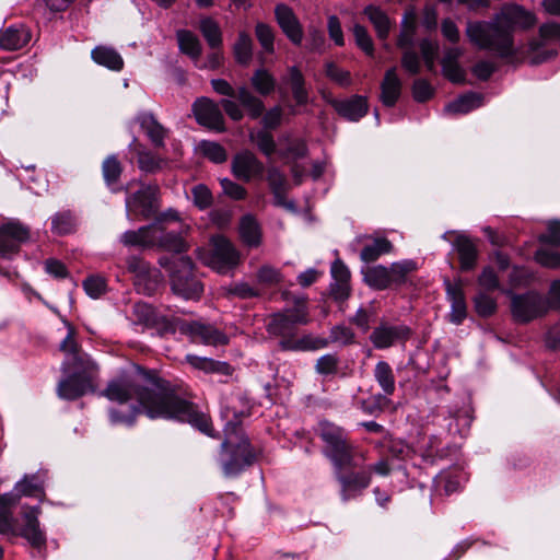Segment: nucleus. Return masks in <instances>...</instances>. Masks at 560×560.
<instances>
[{
  "mask_svg": "<svg viewBox=\"0 0 560 560\" xmlns=\"http://www.w3.org/2000/svg\"><path fill=\"white\" fill-rule=\"evenodd\" d=\"M136 376L108 384L105 396L117 401L109 412L114 424L132 425L139 412L150 419H167L188 422L202 433L212 436L211 421L197 405L182 398L171 384L155 374L137 366Z\"/></svg>",
  "mask_w": 560,
  "mask_h": 560,
  "instance_id": "f257e3e1",
  "label": "nucleus"
},
{
  "mask_svg": "<svg viewBox=\"0 0 560 560\" xmlns=\"http://www.w3.org/2000/svg\"><path fill=\"white\" fill-rule=\"evenodd\" d=\"M537 22L535 14L517 4H504L491 21L467 22L465 34L478 49L492 51L500 58L516 54L513 32L527 30Z\"/></svg>",
  "mask_w": 560,
  "mask_h": 560,
  "instance_id": "f03ea898",
  "label": "nucleus"
},
{
  "mask_svg": "<svg viewBox=\"0 0 560 560\" xmlns=\"http://www.w3.org/2000/svg\"><path fill=\"white\" fill-rule=\"evenodd\" d=\"M308 312L304 300H299L293 308L270 316L267 324L269 334L280 337L281 349L288 351H314L327 347L322 337L305 335L295 338L296 326L308 324Z\"/></svg>",
  "mask_w": 560,
  "mask_h": 560,
  "instance_id": "7ed1b4c3",
  "label": "nucleus"
},
{
  "mask_svg": "<svg viewBox=\"0 0 560 560\" xmlns=\"http://www.w3.org/2000/svg\"><path fill=\"white\" fill-rule=\"evenodd\" d=\"M222 448L229 454L222 468L226 477H234L255 462V453L243 429L228 424Z\"/></svg>",
  "mask_w": 560,
  "mask_h": 560,
  "instance_id": "20e7f679",
  "label": "nucleus"
},
{
  "mask_svg": "<svg viewBox=\"0 0 560 560\" xmlns=\"http://www.w3.org/2000/svg\"><path fill=\"white\" fill-rule=\"evenodd\" d=\"M161 265L171 272L172 290L185 300H198L203 292L201 281L192 272L189 257H176L172 260L161 259Z\"/></svg>",
  "mask_w": 560,
  "mask_h": 560,
  "instance_id": "39448f33",
  "label": "nucleus"
},
{
  "mask_svg": "<svg viewBox=\"0 0 560 560\" xmlns=\"http://www.w3.org/2000/svg\"><path fill=\"white\" fill-rule=\"evenodd\" d=\"M212 249L199 247L196 249L197 258L206 266L219 273H226L241 261V254L230 240L222 235L211 237Z\"/></svg>",
  "mask_w": 560,
  "mask_h": 560,
  "instance_id": "423d86ee",
  "label": "nucleus"
},
{
  "mask_svg": "<svg viewBox=\"0 0 560 560\" xmlns=\"http://www.w3.org/2000/svg\"><path fill=\"white\" fill-rule=\"evenodd\" d=\"M560 46V24L548 22L539 27L538 38L528 43V51L533 54L532 62L540 63L552 58Z\"/></svg>",
  "mask_w": 560,
  "mask_h": 560,
  "instance_id": "0eeeda50",
  "label": "nucleus"
},
{
  "mask_svg": "<svg viewBox=\"0 0 560 560\" xmlns=\"http://www.w3.org/2000/svg\"><path fill=\"white\" fill-rule=\"evenodd\" d=\"M31 232L20 221L11 220L0 225V257L12 259L23 243L27 242Z\"/></svg>",
  "mask_w": 560,
  "mask_h": 560,
  "instance_id": "6e6552de",
  "label": "nucleus"
},
{
  "mask_svg": "<svg viewBox=\"0 0 560 560\" xmlns=\"http://www.w3.org/2000/svg\"><path fill=\"white\" fill-rule=\"evenodd\" d=\"M512 315L515 320L527 323L547 312L546 300L538 293L512 294Z\"/></svg>",
  "mask_w": 560,
  "mask_h": 560,
  "instance_id": "1a4fd4ad",
  "label": "nucleus"
},
{
  "mask_svg": "<svg viewBox=\"0 0 560 560\" xmlns=\"http://www.w3.org/2000/svg\"><path fill=\"white\" fill-rule=\"evenodd\" d=\"M65 371L71 373L58 384L57 392L60 398L74 400L93 389L92 380L96 371L89 373L82 372V369Z\"/></svg>",
  "mask_w": 560,
  "mask_h": 560,
  "instance_id": "9d476101",
  "label": "nucleus"
},
{
  "mask_svg": "<svg viewBox=\"0 0 560 560\" xmlns=\"http://www.w3.org/2000/svg\"><path fill=\"white\" fill-rule=\"evenodd\" d=\"M323 454L332 464L335 474L346 468L358 467L360 466V462L366 459L364 452L360 451L350 440L330 450H323Z\"/></svg>",
  "mask_w": 560,
  "mask_h": 560,
  "instance_id": "9b49d317",
  "label": "nucleus"
},
{
  "mask_svg": "<svg viewBox=\"0 0 560 560\" xmlns=\"http://www.w3.org/2000/svg\"><path fill=\"white\" fill-rule=\"evenodd\" d=\"M156 186H142L137 192L130 195L126 199V208L128 213L141 215L149 219L154 215L159 209Z\"/></svg>",
  "mask_w": 560,
  "mask_h": 560,
  "instance_id": "f8f14e48",
  "label": "nucleus"
},
{
  "mask_svg": "<svg viewBox=\"0 0 560 560\" xmlns=\"http://www.w3.org/2000/svg\"><path fill=\"white\" fill-rule=\"evenodd\" d=\"M60 350L67 355V359L62 364L63 370L82 369V372L86 373L97 371V365L91 357L79 349L78 343L73 338L72 327L69 328L68 335L60 343Z\"/></svg>",
  "mask_w": 560,
  "mask_h": 560,
  "instance_id": "ddd939ff",
  "label": "nucleus"
},
{
  "mask_svg": "<svg viewBox=\"0 0 560 560\" xmlns=\"http://www.w3.org/2000/svg\"><path fill=\"white\" fill-rule=\"evenodd\" d=\"M196 120L210 129L222 132L225 130L224 117L220 105L208 97L198 98L192 105Z\"/></svg>",
  "mask_w": 560,
  "mask_h": 560,
  "instance_id": "4468645a",
  "label": "nucleus"
},
{
  "mask_svg": "<svg viewBox=\"0 0 560 560\" xmlns=\"http://www.w3.org/2000/svg\"><path fill=\"white\" fill-rule=\"evenodd\" d=\"M233 175L244 182L254 178H261L264 173V164L250 151H242L232 160Z\"/></svg>",
  "mask_w": 560,
  "mask_h": 560,
  "instance_id": "2eb2a0df",
  "label": "nucleus"
},
{
  "mask_svg": "<svg viewBox=\"0 0 560 560\" xmlns=\"http://www.w3.org/2000/svg\"><path fill=\"white\" fill-rule=\"evenodd\" d=\"M275 16L283 34L294 45H301L303 28L293 10L287 4H278L275 8Z\"/></svg>",
  "mask_w": 560,
  "mask_h": 560,
  "instance_id": "dca6fc26",
  "label": "nucleus"
},
{
  "mask_svg": "<svg viewBox=\"0 0 560 560\" xmlns=\"http://www.w3.org/2000/svg\"><path fill=\"white\" fill-rule=\"evenodd\" d=\"M39 513L40 510L37 506L24 508L22 512L23 525L20 535L35 548H40L46 544L45 533L39 527Z\"/></svg>",
  "mask_w": 560,
  "mask_h": 560,
  "instance_id": "f3484780",
  "label": "nucleus"
},
{
  "mask_svg": "<svg viewBox=\"0 0 560 560\" xmlns=\"http://www.w3.org/2000/svg\"><path fill=\"white\" fill-rule=\"evenodd\" d=\"M335 475L341 486L340 495L345 502L361 492L363 489L368 488L371 482L370 471H366L365 469L349 474L339 471Z\"/></svg>",
  "mask_w": 560,
  "mask_h": 560,
  "instance_id": "a211bd4d",
  "label": "nucleus"
},
{
  "mask_svg": "<svg viewBox=\"0 0 560 560\" xmlns=\"http://www.w3.org/2000/svg\"><path fill=\"white\" fill-rule=\"evenodd\" d=\"M409 332V328L404 325L392 326L384 324L372 331L370 339L376 349H386L394 346L399 340L407 339Z\"/></svg>",
  "mask_w": 560,
  "mask_h": 560,
  "instance_id": "6ab92c4d",
  "label": "nucleus"
},
{
  "mask_svg": "<svg viewBox=\"0 0 560 560\" xmlns=\"http://www.w3.org/2000/svg\"><path fill=\"white\" fill-rule=\"evenodd\" d=\"M183 330L189 334L194 340L200 341L205 345L219 346L226 345L229 341L225 334L211 325H206L199 322L186 324Z\"/></svg>",
  "mask_w": 560,
  "mask_h": 560,
  "instance_id": "aec40b11",
  "label": "nucleus"
},
{
  "mask_svg": "<svg viewBox=\"0 0 560 560\" xmlns=\"http://www.w3.org/2000/svg\"><path fill=\"white\" fill-rule=\"evenodd\" d=\"M447 298L451 301L450 318L454 324H460L467 315V306L460 282H445Z\"/></svg>",
  "mask_w": 560,
  "mask_h": 560,
  "instance_id": "412c9836",
  "label": "nucleus"
},
{
  "mask_svg": "<svg viewBox=\"0 0 560 560\" xmlns=\"http://www.w3.org/2000/svg\"><path fill=\"white\" fill-rule=\"evenodd\" d=\"M31 40V33L24 25L9 26L0 31V48L8 51L19 50Z\"/></svg>",
  "mask_w": 560,
  "mask_h": 560,
  "instance_id": "4be33fe9",
  "label": "nucleus"
},
{
  "mask_svg": "<svg viewBox=\"0 0 560 560\" xmlns=\"http://www.w3.org/2000/svg\"><path fill=\"white\" fill-rule=\"evenodd\" d=\"M137 121L154 148L164 147V140L167 137L168 131L156 120L152 114L142 113L138 115Z\"/></svg>",
  "mask_w": 560,
  "mask_h": 560,
  "instance_id": "5701e85b",
  "label": "nucleus"
},
{
  "mask_svg": "<svg viewBox=\"0 0 560 560\" xmlns=\"http://www.w3.org/2000/svg\"><path fill=\"white\" fill-rule=\"evenodd\" d=\"M159 232V224L153 223L147 226H142L137 231L125 232L120 241L126 246H155L156 233Z\"/></svg>",
  "mask_w": 560,
  "mask_h": 560,
  "instance_id": "b1692460",
  "label": "nucleus"
},
{
  "mask_svg": "<svg viewBox=\"0 0 560 560\" xmlns=\"http://www.w3.org/2000/svg\"><path fill=\"white\" fill-rule=\"evenodd\" d=\"M238 233L242 242L248 247H259L262 243L261 226L252 214H245L241 218Z\"/></svg>",
  "mask_w": 560,
  "mask_h": 560,
  "instance_id": "393cba45",
  "label": "nucleus"
},
{
  "mask_svg": "<svg viewBox=\"0 0 560 560\" xmlns=\"http://www.w3.org/2000/svg\"><path fill=\"white\" fill-rule=\"evenodd\" d=\"M453 246L458 253L460 269L464 271L474 269L476 266L478 255L474 242L465 235H457L453 243Z\"/></svg>",
  "mask_w": 560,
  "mask_h": 560,
  "instance_id": "a878e982",
  "label": "nucleus"
},
{
  "mask_svg": "<svg viewBox=\"0 0 560 560\" xmlns=\"http://www.w3.org/2000/svg\"><path fill=\"white\" fill-rule=\"evenodd\" d=\"M381 101L385 106L392 107L400 96L401 82L396 73V68L386 71L381 84Z\"/></svg>",
  "mask_w": 560,
  "mask_h": 560,
  "instance_id": "bb28decb",
  "label": "nucleus"
},
{
  "mask_svg": "<svg viewBox=\"0 0 560 560\" xmlns=\"http://www.w3.org/2000/svg\"><path fill=\"white\" fill-rule=\"evenodd\" d=\"M16 493L10 492L16 498V503L21 497H42L44 494V478L39 474L25 475L14 487Z\"/></svg>",
  "mask_w": 560,
  "mask_h": 560,
  "instance_id": "cd10ccee",
  "label": "nucleus"
},
{
  "mask_svg": "<svg viewBox=\"0 0 560 560\" xmlns=\"http://www.w3.org/2000/svg\"><path fill=\"white\" fill-rule=\"evenodd\" d=\"M317 434L324 443L323 450H330L349 440L342 428L326 420L318 423Z\"/></svg>",
  "mask_w": 560,
  "mask_h": 560,
  "instance_id": "c85d7f7f",
  "label": "nucleus"
},
{
  "mask_svg": "<svg viewBox=\"0 0 560 560\" xmlns=\"http://www.w3.org/2000/svg\"><path fill=\"white\" fill-rule=\"evenodd\" d=\"M363 13L374 26L377 37L386 39L394 24L388 15L380 7L372 4L365 7Z\"/></svg>",
  "mask_w": 560,
  "mask_h": 560,
  "instance_id": "c756f323",
  "label": "nucleus"
},
{
  "mask_svg": "<svg viewBox=\"0 0 560 560\" xmlns=\"http://www.w3.org/2000/svg\"><path fill=\"white\" fill-rule=\"evenodd\" d=\"M130 148H135L138 155V166L142 172L155 173L163 167L165 160L154 154L153 152L145 150L141 144L138 143L137 139L130 144Z\"/></svg>",
  "mask_w": 560,
  "mask_h": 560,
  "instance_id": "7c9ffc66",
  "label": "nucleus"
},
{
  "mask_svg": "<svg viewBox=\"0 0 560 560\" xmlns=\"http://www.w3.org/2000/svg\"><path fill=\"white\" fill-rule=\"evenodd\" d=\"M92 59L103 67L113 71H120L124 67L121 56L114 49L107 46H97L91 52Z\"/></svg>",
  "mask_w": 560,
  "mask_h": 560,
  "instance_id": "2f4dec72",
  "label": "nucleus"
},
{
  "mask_svg": "<svg viewBox=\"0 0 560 560\" xmlns=\"http://www.w3.org/2000/svg\"><path fill=\"white\" fill-rule=\"evenodd\" d=\"M336 109L345 118L357 121L368 113V101L363 96H353L338 103Z\"/></svg>",
  "mask_w": 560,
  "mask_h": 560,
  "instance_id": "473e14b6",
  "label": "nucleus"
},
{
  "mask_svg": "<svg viewBox=\"0 0 560 560\" xmlns=\"http://www.w3.org/2000/svg\"><path fill=\"white\" fill-rule=\"evenodd\" d=\"M463 480V471L455 468L452 470L440 472L434 479V485L438 491H443L446 495H448L456 492L459 489Z\"/></svg>",
  "mask_w": 560,
  "mask_h": 560,
  "instance_id": "72a5a7b5",
  "label": "nucleus"
},
{
  "mask_svg": "<svg viewBox=\"0 0 560 560\" xmlns=\"http://www.w3.org/2000/svg\"><path fill=\"white\" fill-rule=\"evenodd\" d=\"M187 362L197 370L206 373H219L223 375H231L232 368L226 362L214 361L209 358L188 354Z\"/></svg>",
  "mask_w": 560,
  "mask_h": 560,
  "instance_id": "f704fd0d",
  "label": "nucleus"
},
{
  "mask_svg": "<svg viewBox=\"0 0 560 560\" xmlns=\"http://www.w3.org/2000/svg\"><path fill=\"white\" fill-rule=\"evenodd\" d=\"M282 81L291 86L293 97L296 104H305L308 100L307 91L304 86V77L298 67L292 66L288 70V75Z\"/></svg>",
  "mask_w": 560,
  "mask_h": 560,
  "instance_id": "c9c22d12",
  "label": "nucleus"
},
{
  "mask_svg": "<svg viewBox=\"0 0 560 560\" xmlns=\"http://www.w3.org/2000/svg\"><path fill=\"white\" fill-rule=\"evenodd\" d=\"M365 283L375 290H385L392 285L388 268L383 265L372 266L363 271Z\"/></svg>",
  "mask_w": 560,
  "mask_h": 560,
  "instance_id": "e433bc0d",
  "label": "nucleus"
},
{
  "mask_svg": "<svg viewBox=\"0 0 560 560\" xmlns=\"http://www.w3.org/2000/svg\"><path fill=\"white\" fill-rule=\"evenodd\" d=\"M15 504L16 498L12 494H0V534L14 533V520L11 510Z\"/></svg>",
  "mask_w": 560,
  "mask_h": 560,
  "instance_id": "4c0bfd02",
  "label": "nucleus"
},
{
  "mask_svg": "<svg viewBox=\"0 0 560 560\" xmlns=\"http://www.w3.org/2000/svg\"><path fill=\"white\" fill-rule=\"evenodd\" d=\"M374 378L384 392L390 396L396 389V381L392 366L386 361H378L374 368Z\"/></svg>",
  "mask_w": 560,
  "mask_h": 560,
  "instance_id": "58836bf2",
  "label": "nucleus"
},
{
  "mask_svg": "<svg viewBox=\"0 0 560 560\" xmlns=\"http://www.w3.org/2000/svg\"><path fill=\"white\" fill-rule=\"evenodd\" d=\"M482 104V96L477 93H468L459 96L445 106V112L451 114H467Z\"/></svg>",
  "mask_w": 560,
  "mask_h": 560,
  "instance_id": "ea45409f",
  "label": "nucleus"
},
{
  "mask_svg": "<svg viewBox=\"0 0 560 560\" xmlns=\"http://www.w3.org/2000/svg\"><path fill=\"white\" fill-rule=\"evenodd\" d=\"M235 97H237L240 104L247 110L252 118L255 119L262 115L265 110L262 101L254 95L246 86L238 88Z\"/></svg>",
  "mask_w": 560,
  "mask_h": 560,
  "instance_id": "a19ab883",
  "label": "nucleus"
},
{
  "mask_svg": "<svg viewBox=\"0 0 560 560\" xmlns=\"http://www.w3.org/2000/svg\"><path fill=\"white\" fill-rule=\"evenodd\" d=\"M155 245L174 253H183L188 249V245L184 238L174 232H165L159 224Z\"/></svg>",
  "mask_w": 560,
  "mask_h": 560,
  "instance_id": "79ce46f5",
  "label": "nucleus"
},
{
  "mask_svg": "<svg viewBox=\"0 0 560 560\" xmlns=\"http://www.w3.org/2000/svg\"><path fill=\"white\" fill-rule=\"evenodd\" d=\"M179 50L197 60L201 55V44L190 31L179 30L176 33Z\"/></svg>",
  "mask_w": 560,
  "mask_h": 560,
  "instance_id": "37998d69",
  "label": "nucleus"
},
{
  "mask_svg": "<svg viewBox=\"0 0 560 560\" xmlns=\"http://www.w3.org/2000/svg\"><path fill=\"white\" fill-rule=\"evenodd\" d=\"M393 250V244L385 237L374 238L372 243L366 244L360 254V257L365 262H372L380 256L388 254Z\"/></svg>",
  "mask_w": 560,
  "mask_h": 560,
  "instance_id": "c03bdc74",
  "label": "nucleus"
},
{
  "mask_svg": "<svg viewBox=\"0 0 560 560\" xmlns=\"http://www.w3.org/2000/svg\"><path fill=\"white\" fill-rule=\"evenodd\" d=\"M250 83L260 95H269L276 89V79L266 69L256 70L250 78Z\"/></svg>",
  "mask_w": 560,
  "mask_h": 560,
  "instance_id": "a18cd8bd",
  "label": "nucleus"
},
{
  "mask_svg": "<svg viewBox=\"0 0 560 560\" xmlns=\"http://www.w3.org/2000/svg\"><path fill=\"white\" fill-rule=\"evenodd\" d=\"M416 33V14L410 11L405 14L401 21V32L399 34L397 46L400 48H410L413 44Z\"/></svg>",
  "mask_w": 560,
  "mask_h": 560,
  "instance_id": "49530a36",
  "label": "nucleus"
},
{
  "mask_svg": "<svg viewBox=\"0 0 560 560\" xmlns=\"http://www.w3.org/2000/svg\"><path fill=\"white\" fill-rule=\"evenodd\" d=\"M417 270V264L411 259L393 262L388 268L392 284L400 285L406 282L407 276Z\"/></svg>",
  "mask_w": 560,
  "mask_h": 560,
  "instance_id": "de8ad7c7",
  "label": "nucleus"
},
{
  "mask_svg": "<svg viewBox=\"0 0 560 560\" xmlns=\"http://www.w3.org/2000/svg\"><path fill=\"white\" fill-rule=\"evenodd\" d=\"M74 229L75 219L71 211H60L51 217V231L55 234H70Z\"/></svg>",
  "mask_w": 560,
  "mask_h": 560,
  "instance_id": "09e8293b",
  "label": "nucleus"
},
{
  "mask_svg": "<svg viewBox=\"0 0 560 560\" xmlns=\"http://www.w3.org/2000/svg\"><path fill=\"white\" fill-rule=\"evenodd\" d=\"M234 55L237 62L247 65L253 56V40L246 32H241L234 45Z\"/></svg>",
  "mask_w": 560,
  "mask_h": 560,
  "instance_id": "8fccbe9b",
  "label": "nucleus"
},
{
  "mask_svg": "<svg viewBox=\"0 0 560 560\" xmlns=\"http://www.w3.org/2000/svg\"><path fill=\"white\" fill-rule=\"evenodd\" d=\"M200 31L211 48H217L222 43V35L218 23L205 18L200 21Z\"/></svg>",
  "mask_w": 560,
  "mask_h": 560,
  "instance_id": "3c124183",
  "label": "nucleus"
},
{
  "mask_svg": "<svg viewBox=\"0 0 560 560\" xmlns=\"http://www.w3.org/2000/svg\"><path fill=\"white\" fill-rule=\"evenodd\" d=\"M249 139L267 156L276 152V142L270 132L266 130L250 131Z\"/></svg>",
  "mask_w": 560,
  "mask_h": 560,
  "instance_id": "603ef678",
  "label": "nucleus"
},
{
  "mask_svg": "<svg viewBox=\"0 0 560 560\" xmlns=\"http://www.w3.org/2000/svg\"><path fill=\"white\" fill-rule=\"evenodd\" d=\"M199 152L214 163H222L228 155L224 148L213 141L203 140L198 144Z\"/></svg>",
  "mask_w": 560,
  "mask_h": 560,
  "instance_id": "864d4df0",
  "label": "nucleus"
},
{
  "mask_svg": "<svg viewBox=\"0 0 560 560\" xmlns=\"http://www.w3.org/2000/svg\"><path fill=\"white\" fill-rule=\"evenodd\" d=\"M255 34L264 51L272 54L275 51V32L272 27L259 22L256 24Z\"/></svg>",
  "mask_w": 560,
  "mask_h": 560,
  "instance_id": "5fc2aeb1",
  "label": "nucleus"
},
{
  "mask_svg": "<svg viewBox=\"0 0 560 560\" xmlns=\"http://www.w3.org/2000/svg\"><path fill=\"white\" fill-rule=\"evenodd\" d=\"M327 342V346L329 343H337L340 346L350 345L354 340V334L353 331L346 326H335L331 328L329 337L328 338H322Z\"/></svg>",
  "mask_w": 560,
  "mask_h": 560,
  "instance_id": "6e6d98bb",
  "label": "nucleus"
},
{
  "mask_svg": "<svg viewBox=\"0 0 560 560\" xmlns=\"http://www.w3.org/2000/svg\"><path fill=\"white\" fill-rule=\"evenodd\" d=\"M102 172H103L105 182L108 185H110L118 180V178L122 172V167H121L120 162L118 161V159L115 155H109L103 162Z\"/></svg>",
  "mask_w": 560,
  "mask_h": 560,
  "instance_id": "4d7b16f0",
  "label": "nucleus"
},
{
  "mask_svg": "<svg viewBox=\"0 0 560 560\" xmlns=\"http://www.w3.org/2000/svg\"><path fill=\"white\" fill-rule=\"evenodd\" d=\"M284 140L288 141V144H287L285 149L279 150L280 158L296 160V159L303 158L306 154L307 149H306V144L303 140H301V139H293V140L281 139L280 141L282 142Z\"/></svg>",
  "mask_w": 560,
  "mask_h": 560,
  "instance_id": "13d9d810",
  "label": "nucleus"
},
{
  "mask_svg": "<svg viewBox=\"0 0 560 560\" xmlns=\"http://www.w3.org/2000/svg\"><path fill=\"white\" fill-rule=\"evenodd\" d=\"M191 196L194 205L200 210L209 208L213 202L210 189L203 184L194 186L191 189Z\"/></svg>",
  "mask_w": 560,
  "mask_h": 560,
  "instance_id": "bf43d9fd",
  "label": "nucleus"
},
{
  "mask_svg": "<svg viewBox=\"0 0 560 560\" xmlns=\"http://www.w3.org/2000/svg\"><path fill=\"white\" fill-rule=\"evenodd\" d=\"M257 281L264 285L272 287L282 281V273L270 265H264L257 271Z\"/></svg>",
  "mask_w": 560,
  "mask_h": 560,
  "instance_id": "052dcab7",
  "label": "nucleus"
},
{
  "mask_svg": "<svg viewBox=\"0 0 560 560\" xmlns=\"http://www.w3.org/2000/svg\"><path fill=\"white\" fill-rule=\"evenodd\" d=\"M326 75L340 86H349L352 83L351 74L349 71L339 68L334 62H327L325 65Z\"/></svg>",
  "mask_w": 560,
  "mask_h": 560,
  "instance_id": "680f3d73",
  "label": "nucleus"
},
{
  "mask_svg": "<svg viewBox=\"0 0 560 560\" xmlns=\"http://www.w3.org/2000/svg\"><path fill=\"white\" fill-rule=\"evenodd\" d=\"M353 35L357 45L369 56H372L374 52V45L371 36L368 33V30L360 25L354 24L353 26Z\"/></svg>",
  "mask_w": 560,
  "mask_h": 560,
  "instance_id": "e2e57ef3",
  "label": "nucleus"
},
{
  "mask_svg": "<svg viewBox=\"0 0 560 560\" xmlns=\"http://www.w3.org/2000/svg\"><path fill=\"white\" fill-rule=\"evenodd\" d=\"M83 288L89 296L97 299L106 291V282L100 276H91L83 281Z\"/></svg>",
  "mask_w": 560,
  "mask_h": 560,
  "instance_id": "0e129e2a",
  "label": "nucleus"
},
{
  "mask_svg": "<svg viewBox=\"0 0 560 560\" xmlns=\"http://www.w3.org/2000/svg\"><path fill=\"white\" fill-rule=\"evenodd\" d=\"M536 261L542 267L557 269L560 268V253L549 249H539L535 254Z\"/></svg>",
  "mask_w": 560,
  "mask_h": 560,
  "instance_id": "69168bd1",
  "label": "nucleus"
},
{
  "mask_svg": "<svg viewBox=\"0 0 560 560\" xmlns=\"http://www.w3.org/2000/svg\"><path fill=\"white\" fill-rule=\"evenodd\" d=\"M475 307L479 315L486 317L492 315L495 312L497 303L494 299H492L488 294L479 293L475 298Z\"/></svg>",
  "mask_w": 560,
  "mask_h": 560,
  "instance_id": "338daca9",
  "label": "nucleus"
},
{
  "mask_svg": "<svg viewBox=\"0 0 560 560\" xmlns=\"http://www.w3.org/2000/svg\"><path fill=\"white\" fill-rule=\"evenodd\" d=\"M338 358L334 354H325L320 357L315 365V370L317 373L323 375H329L337 372L338 368Z\"/></svg>",
  "mask_w": 560,
  "mask_h": 560,
  "instance_id": "774afa93",
  "label": "nucleus"
}]
</instances>
